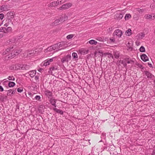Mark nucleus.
Wrapping results in <instances>:
<instances>
[{
  "label": "nucleus",
  "instance_id": "nucleus-1",
  "mask_svg": "<svg viewBox=\"0 0 155 155\" xmlns=\"http://www.w3.org/2000/svg\"><path fill=\"white\" fill-rule=\"evenodd\" d=\"M21 51V49L14 48V45H12L3 51L2 54L6 55L8 58H14L15 55H18Z\"/></svg>",
  "mask_w": 155,
  "mask_h": 155
},
{
  "label": "nucleus",
  "instance_id": "nucleus-2",
  "mask_svg": "<svg viewBox=\"0 0 155 155\" xmlns=\"http://www.w3.org/2000/svg\"><path fill=\"white\" fill-rule=\"evenodd\" d=\"M55 58V57H53L51 58L45 60L44 61L42 62L41 65L42 66H46L50 64V63L53 61L54 59Z\"/></svg>",
  "mask_w": 155,
  "mask_h": 155
},
{
  "label": "nucleus",
  "instance_id": "nucleus-3",
  "mask_svg": "<svg viewBox=\"0 0 155 155\" xmlns=\"http://www.w3.org/2000/svg\"><path fill=\"white\" fill-rule=\"evenodd\" d=\"M72 5L71 3H69L65 4L62 5L58 8L59 10H61L62 9H65L70 8Z\"/></svg>",
  "mask_w": 155,
  "mask_h": 155
},
{
  "label": "nucleus",
  "instance_id": "nucleus-4",
  "mask_svg": "<svg viewBox=\"0 0 155 155\" xmlns=\"http://www.w3.org/2000/svg\"><path fill=\"white\" fill-rule=\"evenodd\" d=\"M15 39L14 37L9 38L5 42V45L7 46L12 44L15 42Z\"/></svg>",
  "mask_w": 155,
  "mask_h": 155
},
{
  "label": "nucleus",
  "instance_id": "nucleus-5",
  "mask_svg": "<svg viewBox=\"0 0 155 155\" xmlns=\"http://www.w3.org/2000/svg\"><path fill=\"white\" fill-rule=\"evenodd\" d=\"M71 55L68 54L64 57L61 59V61L62 63L65 62H68L71 60Z\"/></svg>",
  "mask_w": 155,
  "mask_h": 155
},
{
  "label": "nucleus",
  "instance_id": "nucleus-6",
  "mask_svg": "<svg viewBox=\"0 0 155 155\" xmlns=\"http://www.w3.org/2000/svg\"><path fill=\"white\" fill-rule=\"evenodd\" d=\"M113 34L114 36L116 35L118 38H120L122 36L123 32L121 30L117 29L115 30Z\"/></svg>",
  "mask_w": 155,
  "mask_h": 155
},
{
  "label": "nucleus",
  "instance_id": "nucleus-7",
  "mask_svg": "<svg viewBox=\"0 0 155 155\" xmlns=\"http://www.w3.org/2000/svg\"><path fill=\"white\" fill-rule=\"evenodd\" d=\"M63 18L60 17L59 18L56 19L54 22L52 23L51 24V26H54L57 25L60 21H63Z\"/></svg>",
  "mask_w": 155,
  "mask_h": 155
},
{
  "label": "nucleus",
  "instance_id": "nucleus-8",
  "mask_svg": "<svg viewBox=\"0 0 155 155\" xmlns=\"http://www.w3.org/2000/svg\"><path fill=\"white\" fill-rule=\"evenodd\" d=\"M60 50L64 49L67 47L66 42L62 41L58 43Z\"/></svg>",
  "mask_w": 155,
  "mask_h": 155
},
{
  "label": "nucleus",
  "instance_id": "nucleus-9",
  "mask_svg": "<svg viewBox=\"0 0 155 155\" xmlns=\"http://www.w3.org/2000/svg\"><path fill=\"white\" fill-rule=\"evenodd\" d=\"M145 36L144 33L140 32L135 36V38L137 40L141 39Z\"/></svg>",
  "mask_w": 155,
  "mask_h": 155
},
{
  "label": "nucleus",
  "instance_id": "nucleus-10",
  "mask_svg": "<svg viewBox=\"0 0 155 155\" xmlns=\"http://www.w3.org/2000/svg\"><path fill=\"white\" fill-rule=\"evenodd\" d=\"M44 93L45 95L49 98L51 97L52 96V92L48 90H45L44 91Z\"/></svg>",
  "mask_w": 155,
  "mask_h": 155
},
{
  "label": "nucleus",
  "instance_id": "nucleus-11",
  "mask_svg": "<svg viewBox=\"0 0 155 155\" xmlns=\"http://www.w3.org/2000/svg\"><path fill=\"white\" fill-rule=\"evenodd\" d=\"M36 52L37 51L34 50L28 51L27 52V56L31 57L34 56L36 54Z\"/></svg>",
  "mask_w": 155,
  "mask_h": 155
},
{
  "label": "nucleus",
  "instance_id": "nucleus-12",
  "mask_svg": "<svg viewBox=\"0 0 155 155\" xmlns=\"http://www.w3.org/2000/svg\"><path fill=\"white\" fill-rule=\"evenodd\" d=\"M2 12L8 10L9 9L8 6L6 5H3L0 6Z\"/></svg>",
  "mask_w": 155,
  "mask_h": 155
},
{
  "label": "nucleus",
  "instance_id": "nucleus-13",
  "mask_svg": "<svg viewBox=\"0 0 155 155\" xmlns=\"http://www.w3.org/2000/svg\"><path fill=\"white\" fill-rule=\"evenodd\" d=\"M15 90L13 89H10L7 91V95L8 96H12L15 94Z\"/></svg>",
  "mask_w": 155,
  "mask_h": 155
},
{
  "label": "nucleus",
  "instance_id": "nucleus-14",
  "mask_svg": "<svg viewBox=\"0 0 155 155\" xmlns=\"http://www.w3.org/2000/svg\"><path fill=\"white\" fill-rule=\"evenodd\" d=\"M30 67V66L28 65H27L26 64H24L23 65H20L19 67V68L22 70H27L29 69Z\"/></svg>",
  "mask_w": 155,
  "mask_h": 155
},
{
  "label": "nucleus",
  "instance_id": "nucleus-15",
  "mask_svg": "<svg viewBox=\"0 0 155 155\" xmlns=\"http://www.w3.org/2000/svg\"><path fill=\"white\" fill-rule=\"evenodd\" d=\"M7 14L9 18L12 19L14 17L15 14L13 12H9L7 13Z\"/></svg>",
  "mask_w": 155,
  "mask_h": 155
},
{
  "label": "nucleus",
  "instance_id": "nucleus-16",
  "mask_svg": "<svg viewBox=\"0 0 155 155\" xmlns=\"http://www.w3.org/2000/svg\"><path fill=\"white\" fill-rule=\"evenodd\" d=\"M141 58L144 61H146L148 60V57L145 54H143L141 56Z\"/></svg>",
  "mask_w": 155,
  "mask_h": 155
},
{
  "label": "nucleus",
  "instance_id": "nucleus-17",
  "mask_svg": "<svg viewBox=\"0 0 155 155\" xmlns=\"http://www.w3.org/2000/svg\"><path fill=\"white\" fill-rule=\"evenodd\" d=\"M50 103L52 105L54 106L55 107H56V100H55L53 98H51L50 99Z\"/></svg>",
  "mask_w": 155,
  "mask_h": 155
},
{
  "label": "nucleus",
  "instance_id": "nucleus-18",
  "mask_svg": "<svg viewBox=\"0 0 155 155\" xmlns=\"http://www.w3.org/2000/svg\"><path fill=\"white\" fill-rule=\"evenodd\" d=\"M54 50H55L56 51L60 50L58 43L52 45Z\"/></svg>",
  "mask_w": 155,
  "mask_h": 155
},
{
  "label": "nucleus",
  "instance_id": "nucleus-19",
  "mask_svg": "<svg viewBox=\"0 0 155 155\" xmlns=\"http://www.w3.org/2000/svg\"><path fill=\"white\" fill-rule=\"evenodd\" d=\"M54 50V48H53L52 45L51 46L49 47H48L47 49H45L44 50L45 53H48V52H50Z\"/></svg>",
  "mask_w": 155,
  "mask_h": 155
},
{
  "label": "nucleus",
  "instance_id": "nucleus-20",
  "mask_svg": "<svg viewBox=\"0 0 155 155\" xmlns=\"http://www.w3.org/2000/svg\"><path fill=\"white\" fill-rule=\"evenodd\" d=\"M45 107L42 105H40L38 108V110L40 113H42L44 111Z\"/></svg>",
  "mask_w": 155,
  "mask_h": 155
},
{
  "label": "nucleus",
  "instance_id": "nucleus-21",
  "mask_svg": "<svg viewBox=\"0 0 155 155\" xmlns=\"http://www.w3.org/2000/svg\"><path fill=\"white\" fill-rule=\"evenodd\" d=\"M72 59L74 61L78 60V56L77 54L75 52L72 53Z\"/></svg>",
  "mask_w": 155,
  "mask_h": 155
},
{
  "label": "nucleus",
  "instance_id": "nucleus-22",
  "mask_svg": "<svg viewBox=\"0 0 155 155\" xmlns=\"http://www.w3.org/2000/svg\"><path fill=\"white\" fill-rule=\"evenodd\" d=\"M119 61V65H120L121 64L123 65L124 67H126L127 66V64L126 63V61H125V59L124 60H120L117 61V62H118Z\"/></svg>",
  "mask_w": 155,
  "mask_h": 155
},
{
  "label": "nucleus",
  "instance_id": "nucleus-23",
  "mask_svg": "<svg viewBox=\"0 0 155 155\" xmlns=\"http://www.w3.org/2000/svg\"><path fill=\"white\" fill-rule=\"evenodd\" d=\"M80 54L82 55H84L87 54L88 50L86 49H82L79 51Z\"/></svg>",
  "mask_w": 155,
  "mask_h": 155
},
{
  "label": "nucleus",
  "instance_id": "nucleus-24",
  "mask_svg": "<svg viewBox=\"0 0 155 155\" xmlns=\"http://www.w3.org/2000/svg\"><path fill=\"white\" fill-rule=\"evenodd\" d=\"M9 68L11 70L20 69L19 68H16V65H10L9 66Z\"/></svg>",
  "mask_w": 155,
  "mask_h": 155
},
{
  "label": "nucleus",
  "instance_id": "nucleus-25",
  "mask_svg": "<svg viewBox=\"0 0 155 155\" xmlns=\"http://www.w3.org/2000/svg\"><path fill=\"white\" fill-rule=\"evenodd\" d=\"M96 39L97 41H100L104 42L106 41V39L104 38L103 37H97Z\"/></svg>",
  "mask_w": 155,
  "mask_h": 155
},
{
  "label": "nucleus",
  "instance_id": "nucleus-26",
  "mask_svg": "<svg viewBox=\"0 0 155 155\" xmlns=\"http://www.w3.org/2000/svg\"><path fill=\"white\" fill-rule=\"evenodd\" d=\"M36 71H29L28 74L31 77H33L36 74Z\"/></svg>",
  "mask_w": 155,
  "mask_h": 155
},
{
  "label": "nucleus",
  "instance_id": "nucleus-27",
  "mask_svg": "<svg viewBox=\"0 0 155 155\" xmlns=\"http://www.w3.org/2000/svg\"><path fill=\"white\" fill-rule=\"evenodd\" d=\"M53 110L56 111V112L59 113L61 114H63V112L61 110L58 109L55 107L53 108Z\"/></svg>",
  "mask_w": 155,
  "mask_h": 155
},
{
  "label": "nucleus",
  "instance_id": "nucleus-28",
  "mask_svg": "<svg viewBox=\"0 0 155 155\" xmlns=\"http://www.w3.org/2000/svg\"><path fill=\"white\" fill-rule=\"evenodd\" d=\"M145 74L148 78H152L153 76L150 73L147 71H145Z\"/></svg>",
  "mask_w": 155,
  "mask_h": 155
},
{
  "label": "nucleus",
  "instance_id": "nucleus-29",
  "mask_svg": "<svg viewBox=\"0 0 155 155\" xmlns=\"http://www.w3.org/2000/svg\"><path fill=\"white\" fill-rule=\"evenodd\" d=\"M24 35H20L17 36L16 37H14V38L15 39V41H18L19 39L22 38Z\"/></svg>",
  "mask_w": 155,
  "mask_h": 155
},
{
  "label": "nucleus",
  "instance_id": "nucleus-30",
  "mask_svg": "<svg viewBox=\"0 0 155 155\" xmlns=\"http://www.w3.org/2000/svg\"><path fill=\"white\" fill-rule=\"evenodd\" d=\"M15 84V82L12 81H9L8 83V86L10 87H13Z\"/></svg>",
  "mask_w": 155,
  "mask_h": 155
},
{
  "label": "nucleus",
  "instance_id": "nucleus-31",
  "mask_svg": "<svg viewBox=\"0 0 155 155\" xmlns=\"http://www.w3.org/2000/svg\"><path fill=\"white\" fill-rule=\"evenodd\" d=\"M135 10L136 11L139 12L140 13H142L144 11V9H141L140 8H136Z\"/></svg>",
  "mask_w": 155,
  "mask_h": 155
},
{
  "label": "nucleus",
  "instance_id": "nucleus-32",
  "mask_svg": "<svg viewBox=\"0 0 155 155\" xmlns=\"http://www.w3.org/2000/svg\"><path fill=\"white\" fill-rule=\"evenodd\" d=\"M144 17L145 18L147 19H150L152 18V15H150L149 14H147L144 15Z\"/></svg>",
  "mask_w": 155,
  "mask_h": 155
},
{
  "label": "nucleus",
  "instance_id": "nucleus-33",
  "mask_svg": "<svg viewBox=\"0 0 155 155\" xmlns=\"http://www.w3.org/2000/svg\"><path fill=\"white\" fill-rule=\"evenodd\" d=\"M131 17V15L130 14H126L125 17V20H128Z\"/></svg>",
  "mask_w": 155,
  "mask_h": 155
},
{
  "label": "nucleus",
  "instance_id": "nucleus-34",
  "mask_svg": "<svg viewBox=\"0 0 155 155\" xmlns=\"http://www.w3.org/2000/svg\"><path fill=\"white\" fill-rule=\"evenodd\" d=\"M56 6L59 5H61L63 2V0H58L56 1H55Z\"/></svg>",
  "mask_w": 155,
  "mask_h": 155
},
{
  "label": "nucleus",
  "instance_id": "nucleus-35",
  "mask_svg": "<svg viewBox=\"0 0 155 155\" xmlns=\"http://www.w3.org/2000/svg\"><path fill=\"white\" fill-rule=\"evenodd\" d=\"M125 34L127 35L130 36L131 34V30L129 28L126 31Z\"/></svg>",
  "mask_w": 155,
  "mask_h": 155
},
{
  "label": "nucleus",
  "instance_id": "nucleus-36",
  "mask_svg": "<svg viewBox=\"0 0 155 155\" xmlns=\"http://www.w3.org/2000/svg\"><path fill=\"white\" fill-rule=\"evenodd\" d=\"M48 6L49 7H53L56 6L55 1L50 3L48 4Z\"/></svg>",
  "mask_w": 155,
  "mask_h": 155
},
{
  "label": "nucleus",
  "instance_id": "nucleus-37",
  "mask_svg": "<svg viewBox=\"0 0 155 155\" xmlns=\"http://www.w3.org/2000/svg\"><path fill=\"white\" fill-rule=\"evenodd\" d=\"M89 42L91 45L94 44L95 45H96L97 43V41L94 40H91L89 41Z\"/></svg>",
  "mask_w": 155,
  "mask_h": 155
},
{
  "label": "nucleus",
  "instance_id": "nucleus-38",
  "mask_svg": "<svg viewBox=\"0 0 155 155\" xmlns=\"http://www.w3.org/2000/svg\"><path fill=\"white\" fill-rule=\"evenodd\" d=\"M12 30V28L11 27H8L7 28H5V31L7 32V33L11 31Z\"/></svg>",
  "mask_w": 155,
  "mask_h": 155
},
{
  "label": "nucleus",
  "instance_id": "nucleus-39",
  "mask_svg": "<svg viewBox=\"0 0 155 155\" xmlns=\"http://www.w3.org/2000/svg\"><path fill=\"white\" fill-rule=\"evenodd\" d=\"M75 35L74 34H71L68 35L66 38L68 39H69L72 38Z\"/></svg>",
  "mask_w": 155,
  "mask_h": 155
},
{
  "label": "nucleus",
  "instance_id": "nucleus-40",
  "mask_svg": "<svg viewBox=\"0 0 155 155\" xmlns=\"http://www.w3.org/2000/svg\"><path fill=\"white\" fill-rule=\"evenodd\" d=\"M114 55L116 58H118L119 57V54L118 52H114Z\"/></svg>",
  "mask_w": 155,
  "mask_h": 155
},
{
  "label": "nucleus",
  "instance_id": "nucleus-41",
  "mask_svg": "<svg viewBox=\"0 0 155 155\" xmlns=\"http://www.w3.org/2000/svg\"><path fill=\"white\" fill-rule=\"evenodd\" d=\"M139 51L141 52H144L145 50L144 47L143 46H141L139 49Z\"/></svg>",
  "mask_w": 155,
  "mask_h": 155
},
{
  "label": "nucleus",
  "instance_id": "nucleus-42",
  "mask_svg": "<svg viewBox=\"0 0 155 155\" xmlns=\"http://www.w3.org/2000/svg\"><path fill=\"white\" fill-rule=\"evenodd\" d=\"M60 17H62L63 18V21H64L65 20H67L68 18V17L66 15H64L63 16H61Z\"/></svg>",
  "mask_w": 155,
  "mask_h": 155
},
{
  "label": "nucleus",
  "instance_id": "nucleus-43",
  "mask_svg": "<svg viewBox=\"0 0 155 155\" xmlns=\"http://www.w3.org/2000/svg\"><path fill=\"white\" fill-rule=\"evenodd\" d=\"M8 79L9 80L14 81L15 80V78L13 76H9Z\"/></svg>",
  "mask_w": 155,
  "mask_h": 155
},
{
  "label": "nucleus",
  "instance_id": "nucleus-44",
  "mask_svg": "<svg viewBox=\"0 0 155 155\" xmlns=\"http://www.w3.org/2000/svg\"><path fill=\"white\" fill-rule=\"evenodd\" d=\"M5 28L2 27L0 28V32H3L5 33H7V32L5 31Z\"/></svg>",
  "mask_w": 155,
  "mask_h": 155
},
{
  "label": "nucleus",
  "instance_id": "nucleus-45",
  "mask_svg": "<svg viewBox=\"0 0 155 155\" xmlns=\"http://www.w3.org/2000/svg\"><path fill=\"white\" fill-rule=\"evenodd\" d=\"M125 61H126V64H132L133 62V61L131 60H129L128 59H126Z\"/></svg>",
  "mask_w": 155,
  "mask_h": 155
},
{
  "label": "nucleus",
  "instance_id": "nucleus-46",
  "mask_svg": "<svg viewBox=\"0 0 155 155\" xmlns=\"http://www.w3.org/2000/svg\"><path fill=\"white\" fill-rule=\"evenodd\" d=\"M35 80H36V82H38L39 81V76L36 75L35 77Z\"/></svg>",
  "mask_w": 155,
  "mask_h": 155
},
{
  "label": "nucleus",
  "instance_id": "nucleus-47",
  "mask_svg": "<svg viewBox=\"0 0 155 155\" xmlns=\"http://www.w3.org/2000/svg\"><path fill=\"white\" fill-rule=\"evenodd\" d=\"M11 22V20H8V21L7 22H6L5 24H4V26H6V27H7L8 25H9V22Z\"/></svg>",
  "mask_w": 155,
  "mask_h": 155
},
{
  "label": "nucleus",
  "instance_id": "nucleus-48",
  "mask_svg": "<svg viewBox=\"0 0 155 155\" xmlns=\"http://www.w3.org/2000/svg\"><path fill=\"white\" fill-rule=\"evenodd\" d=\"M136 45L137 46H139L140 45V42L139 41L137 40L136 41Z\"/></svg>",
  "mask_w": 155,
  "mask_h": 155
},
{
  "label": "nucleus",
  "instance_id": "nucleus-49",
  "mask_svg": "<svg viewBox=\"0 0 155 155\" xmlns=\"http://www.w3.org/2000/svg\"><path fill=\"white\" fill-rule=\"evenodd\" d=\"M35 99H36V100H40L41 99V97H40V96H38V95H37L35 97Z\"/></svg>",
  "mask_w": 155,
  "mask_h": 155
},
{
  "label": "nucleus",
  "instance_id": "nucleus-50",
  "mask_svg": "<svg viewBox=\"0 0 155 155\" xmlns=\"http://www.w3.org/2000/svg\"><path fill=\"white\" fill-rule=\"evenodd\" d=\"M17 91L18 92L21 93L23 91V89L21 88H18L17 89Z\"/></svg>",
  "mask_w": 155,
  "mask_h": 155
},
{
  "label": "nucleus",
  "instance_id": "nucleus-51",
  "mask_svg": "<svg viewBox=\"0 0 155 155\" xmlns=\"http://www.w3.org/2000/svg\"><path fill=\"white\" fill-rule=\"evenodd\" d=\"M4 17V14L3 13L0 14V18L1 20L3 19Z\"/></svg>",
  "mask_w": 155,
  "mask_h": 155
},
{
  "label": "nucleus",
  "instance_id": "nucleus-52",
  "mask_svg": "<svg viewBox=\"0 0 155 155\" xmlns=\"http://www.w3.org/2000/svg\"><path fill=\"white\" fill-rule=\"evenodd\" d=\"M118 15V17L119 19H121L123 17V15L121 14H119Z\"/></svg>",
  "mask_w": 155,
  "mask_h": 155
},
{
  "label": "nucleus",
  "instance_id": "nucleus-53",
  "mask_svg": "<svg viewBox=\"0 0 155 155\" xmlns=\"http://www.w3.org/2000/svg\"><path fill=\"white\" fill-rule=\"evenodd\" d=\"M132 49H133V48H132V47H131V46L129 47H128L127 50L129 51H131L132 50Z\"/></svg>",
  "mask_w": 155,
  "mask_h": 155
},
{
  "label": "nucleus",
  "instance_id": "nucleus-54",
  "mask_svg": "<svg viewBox=\"0 0 155 155\" xmlns=\"http://www.w3.org/2000/svg\"><path fill=\"white\" fill-rule=\"evenodd\" d=\"M108 54H109L108 53H105L104 54H103V52H101V54H102L103 55H104L105 56H106L107 55H108Z\"/></svg>",
  "mask_w": 155,
  "mask_h": 155
},
{
  "label": "nucleus",
  "instance_id": "nucleus-55",
  "mask_svg": "<svg viewBox=\"0 0 155 155\" xmlns=\"http://www.w3.org/2000/svg\"><path fill=\"white\" fill-rule=\"evenodd\" d=\"M4 91V89L2 86L0 85V91Z\"/></svg>",
  "mask_w": 155,
  "mask_h": 155
},
{
  "label": "nucleus",
  "instance_id": "nucleus-56",
  "mask_svg": "<svg viewBox=\"0 0 155 155\" xmlns=\"http://www.w3.org/2000/svg\"><path fill=\"white\" fill-rule=\"evenodd\" d=\"M108 55L109 57H111L112 58L113 57V56L112 54L110 53H109V54H108Z\"/></svg>",
  "mask_w": 155,
  "mask_h": 155
},
{
  "label": "nucleus",
  "instance_id": "nucleus-57",
  "mask_svg": "<svg viewBox=\"0 0 155 155\" xmlns=\"http://www.w3.org/2000/svg\"><path fill=\"white\" fill-rule=\"evenodd\" d=\"M3 36V34H0V38H2Z\"/></svg>",
  "mask_w": 155,
  "mask_h": 155
},
{
  "label": "nucleus",
  "instance_id": "nucleus-58",
  "mask_svg": "<svg viewBox=\"0 0 155 155\" xmlns=\"http://www.w3.org/2000/svg\"><path fill=\"white\" fill-rule=\"evenodd\" d=\"M152 18H155V14H152Z\"/></svg>",
  "mask_w": 155,
  "mask_h": 155
},
{
  "label": "nucleus",
  "instance_id": "nucleus-59",
  "mask_svg": "<svg viewBox=\"0 0 155 155\" xmlns=\"http://www.w3.org/2000/svg\"><path fill=\"white\" fill-rule=\"evenodd\" d=\"M43 70V69L42 68H40L39 69L38 71L39 72H41Z\"/></svg>",
  "mask_w": 155,
  "mask_h": 155
},
{
  "label": "nucleus",
  "instance_id": "nucleus-60",
  "mask_svg": "<svg viewBox=\"0 0 155 155\" xmlns=\"http://www.w3.org/2000/svg\"><path fill=\"white\" fill-rule=\"evenodd\" d=\"M152 155H155V149L153 151L152 153Z\"/></svg>",
  "mask_w": 155,
  "mask_h": 155
},
{
  "label": "nucleus",
  "instance_id": "nucleus-61",
  "mask_svg": "<svg viewBox=\"0 0 155 155\" xmlns=\"http://www.w3.org/2000/svg\"><path fill=\"white\" fill-rule=\"evenodd\" d=\"M110 40L112 42H114L115 41V40L114 39H110Z\"/></svg>",
  "mask_w": 155,
  "mask_h": 155
},
{
  "label": "nucleus",
  "instance_id": "nucleus-62",
  "mask_svg": "<svg viewBox=\"0 0 155 155\" xmlns=\"http://www.w3.org/2000/svg\"><path fill=\"white\" fill-rule=\"evenodd\" d=\"M133 18H134V19H135L136 18H137V17H136V15H134V16H133Z\"/></svg>",
  "mask_w": 155,
  "mask_h": 155
},
{
  "label": "nucleus",
  "instance_id": "nucleus-63",
  "mask_svg": "<svg viewBox=\"0 0 155 155\" xmlns=\"http://www.w3.org/2000/svg\"><path fill=\"white\" fill-rule=\"evenodd\" d=\"M28 94L29 95H32V93L31 92H28Z\"/></svg>",
  "mask_w": 155,
  "mask_h": 155
},
{
  "label": "nucleus",
  "instance_id": "nucleus-64",
  "mask_svg": "<svg viewBox=\"0 0 155 155\" xmlns=\"http://www.w3.org/2000/svg\"><path fill=\"white\" fill-rule=\"evenodd\" d=\"M148 64L149 65L150 67H152V65L151 64H150L149 63H148Z\"/></svg>",
  "mask_w": 155,
  "mask_h": 155
}]
</instances>
